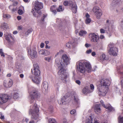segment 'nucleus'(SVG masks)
I'll list each match as a JSON object with an SVG mask.
<instances>
[{
    "label": "nucleus",
    "mask_w": 123,
    "mask_h": 123,
    "mask_svg": "<svg viewBox=\"0 0 123 123\" xmlns=\"http://www.w3.org/2000/svg\"><path fill=\"white\" fill-rule=\"evenodd\" d=\"M100 84L97 87L99 96H104L107 93L108 86L110 84V81L108 79H103L100 81Z\"/></svg>",
    "instance_id": "1"
},
{
    "label": "nucleus",
    "mask_w": 123,
    "mask_h": 123,
    "mask_svg": "<svg viewBox=\"0 0 123 123\" xmlns=\"http://www.w3.org/2000/svg\"><path fill=\"white\" fill-rule=\"evenodd\" d=\"M78 71L82 73H84L86 71L90 72L91 71V66L90 63L86 62H80L77 66Z\"/></svg>",
    "instance_id": "2"
},
{
    "label": "nucleus",
    "mask_w": 123,
    "mask_h": 123,
    "mask_svg": "<svg viewBox=\"0 0 123 123\" xmlns=\"http://www.w3.org/2000/svg\"><path fill=\"white\" fill-rule=\"evenodd\" d=\"M33 107L29 111V114L32 115L31 118L34 120H37V122L40 119V117L39 116L38 112H39L38 108L37 107L36 104H34Z\"/></svg>",
    "instance_id": "3"
},
{
    "label": "nucleus",
    "mask_w": 123,
    "mask_h": 123,
    "mask_svg": "<svg viewBox=\"0 0 123 123\" xmlns=\"http://www.w3.org/2000/svg\"><path fill=\"white\" fill-rule=\"evenodd\" d=\"M35 4L34 7L32 9L31 12L32 13L33 15L35 17H36V15L37 13L39 15L41 14V12H37L43 7V5L42 3L40 2L37 1L35 2Z\"/></svg>",
    "instance_id": "4"
},
{
    "label": "nucleus",
    "mask_w": 123,
    "mask_h": 123,
    "mask_svg": "<svg viewBox=\"0 0 123 123\" xmlns=\"http://www.w3.org/2000/svg\"><path fill=\"white\" fill-rule=\"evenodd\" d=\"M95 14L96 17L97 19H99L102 15L103 13L101 10L97 6L94 7L92 10Z\"/></svg>",
    "instance_id": "5"
},
{
    "label": "nucleus",
    "mask_w": 123,
    "mask_h": 123,
    "mask_svg": "<svg viewBox=\"0 0 123 123\" xmlns=\"http://www.w3.org/2000/svg\"><path fill=\"white\" fill-rule=\"evenodd\" d=\"M40 94L37 90H34L30 93L31 97V103H32L35 100V98H38L40 97Z\"/></svg>",
    "instance_id": "6"
},
{
    "label": "nucleus",
    "mask_w": 123,
    "mask_h": 123,
    "mask_svg": "<svg viewBox=\"0 0 123 123\" xmlns=\"http://www.w3.org/2000/svg\"><path fill=\"white\" fill-rule=\"evenodd\" d=\"M113 44H109L108 46L110 48V49L109 50V53L110 55L114 56L117 55V53L118 51V49L117 48L112 47Z\"/></svg>",
    "instance_id": "7"
},
{
    "label": "nucleus",
    "mask_w": 123,
    "mask_h": 123,
    "mask_svg": "<svg viewBox=\"0 0 123 123\" xmlns=\"http://www.w3.org/2000/svg\"><path fill=\"white\" fill-rule=\"evenodd\" d=\"M28 54L32 58H36L37 57V53L35 48L29 50L28 51Z\"/></svg>",
    "instance_id": "8"
},
{
    "label": "nucleus",
    "mask_w": 123,
    "mask_h": 123,
    "mask_svg": "<svg viewBox=\"0 0 123 123\" xmlns=\"http://www.w3.org/2000/svg\"><path fill=\"white\" fill-rule=\"evenodd\" d=\"M57 66L58 67V68L59 70L58 72V75H60L63 74L64 71V64L63 63L61 62L59 63H58Z\"/></svg>",
    "instance_id": "9"
},
{
    "label": "nucleus",
    "mask_w": 123,
    "mask_h": 123,
    "mask_svg": "<svg viewBox=\"0 0 123 123\" xmlns=\"http://www.w3.org/2000/svg\"><path fill=\"white\" fill-rule=\"evenodd\" d=\"M10 97L6 94L0 95V104H2L7 102Z\"/></svg>",
    "instance_id": "10"
},
{
    "label": "nucleus",
    "mask_w": 123,
    "mask_h": 123,
    "mask_svg": "<svg viewBox=\"0 0 123 123\" xmlns=\"http://www.w3.org/2000/svg\"><path fill=\"white\" fill-rule=\"evenodd\" d=\"M61 62H62L64 64L65 66H67L69 63V59L66 55L64 54L62 55L61 61L58 63H59Z\"/></svg>",
    "instance_id": "11"
},
{
    "label": "nucleus",
    "mask_w": 123,
    "mask_h": 123,
    "mask_svg": "<svg viewBox=\"0 0 123 123\" xmlns=\"http://www.w3.org/2000/svg\"><path fill=\"white\" fill-rule=\"evenodd\" d=\"M12 85V81L11 79L4 80V81L3 85L6 88H8L11 87Z\"/></svg>",
    "instance_id": "12"
},
{
    "label": "nucleus",
    "mask_w": 123,
    "mask_h": 123,
    "mask_svg": "<svg viewBox=\"0 0 123 123\" xmlns=\"http://www.w3.org/2000/svg\"><path fill=\"white\" fill-rule=\"evenodd\" d=\"M121 0H113L111 5V10L115 9L116 7V4H119Z\"/></svg>",
    "instance_id": "13"
},
{
    "label": "nucleus",
    "mask_w": 123,
    "mask_h": 123,
    "mask_svg": "<svg viewBox=\"0 0 123 123\" xmlns=\"http://www.w3.org/2000/svg\"><path fill=\"white\" fill-rule=\"evenodd\" d=\"M91 37L92 38V41L94 42H97L99 39V37L94 33H90Z\"/></svg>",
    "instance_id": "14"
},
{
    "label": "nucleus",
    "mask_w": 123,
    "mask_h": 123,
    "mask_svg": "<svg viewBox=\"0 0 123 123\" xmlns=\"http://www.w3.org/2000/svg\"><path fill=\"white\" fill-rule=\"evenodd\" d=\"M5 37L6 39L8 42L10 43L11 41L10 39V38L12 40H14V38L12 36L11 34L10 33H6L4 34Z\"/></svg>",
    "instance_id": "15"
},
{
    "label": "nucleus",
    "mask_w": 123,
    "mask_h": 123,
    "mask_svg": "<svg viewBox=\"0 0 123 123\" xmlns=\"http://www.w3.org/2000/svg\"><path fill=\"white\" fill-rule=\"evenodd\" d=\"M100 105L99 104H96L94 107L95 112L97 114H98L101 112V110Z\"/></svg>",
    "instance_id": "16"
},
{
    "label": "nucleus",
    "mask_w": 123,
    "mask_h": 123,
    "mask_svg": "<svg viewBox=\"0 0 123 123\" xmlns=\"http://www.w3.org/2000/svg\"><path fill=\"white\" fill-rule=\"evenodd\" d=\"M42 89L44 91L47 92L48 90V83L46 81L44 82L42 84Z\"/></svg>",
    "instance_id": "17"
},
{
    "label": "nucleus",
    "mask_w": 123,
    "mask_h": 123,
    "mask_svg": "<svg viewBox=\"0 0 123 123\" xmlns=\"http://www.w3.org/2000/svg\"><path fill=\"white\" fill-rule=\"evenodd\" d=\"M94 117L93 114H91L89 117L86 119V123H92Z\"/></svg>",
    "instance_id": "18"
},
{
    "label": "nucleus",
    "mask_w": 123,
    "mask_h": 123,
    "mask_svg": "<svg viewBox=\"0 0 123 123\" xmlns=\"http://www.w3.org/2000/svg\"><path fill=\"white\" fill-rule=\"evenodd\" d=\"M71 10L73 12L75 13L76 12L77 7L75 2H74L72 6Z\"/></svg>",
    "instance_id": "19"
},
{
    "label": "nucleus",
    "mask_w": 123,
    "mask_h": 123,
    "mask_svg": "<svg viewBox=\"0 0 123 123\" xmlns=\"http://www.w3.org/2000/svg\"><path fill=\"white\" fill-rule=\"evenodd\" d=\"M92 91H91L87 87H84L82 91V93L84 94H87L91 92Z\"/></svg>",
    "instance_id": "20"
},
{
    "label": "nucleus",
    "mask_w": 123,
    "mask_h": 123,
    "mask_svg": "<svg viewBox=\"0 0 123 123\" xmlns=\"http://www.w3.org/2000/svg\"><path fill=\"white\" fill-rule=\"evenodd\" d=\"M85 16L86 18L85 20V23L86 24H88L90 23L91 21V19L89 18L90 16L88 13H86Z\"/></svg>",
    "instance_id": "21"
},
{
    "label": "nucleus",
    "mask_w": 123,
    "mask_h": 123,
    "mask_svg": "<svg viewBox=\"0 0 123 123\" xmlns=\"http://www.w3.org/2000/svg\"><path fill=\"white\" fill-rule=\"evenodd\" d=\"M49 123H57L55 120L53 118L49 119ZM63 123H67L66 119H64L63 120Z\"/></svg>",
    "instance_id": "22"
},
{
    "label": "nucleus",
    "mask_w": 123,
    "mask_h": 123,
    "mask_svg": "<svg viewBox=\"0 0 123 123\" xmlns=\"http://www.w3.org/2000/svg\"><path fill=\"white\" fill-rule=\"evenodd\" d=\"M32 72L35 75L38 77L40 75V72L39 70H32L31 69Z\"/></svg>",
    "instance_id": "23"
},
{
    "label": "nucleus",
    "mask_w": 123,
    "mask_h": 123,
    "mask_svg": "<svg viewBox=\"0 0 123 123\" xmlns=\"http://www.w3.org/2000/svg\"><path fill=\"white\" fill-rule=\"evenodd\" d=\"M39 53L41 55H49L50 54V52L47 50H44L43 49H42L40 50L39 52Z\"/></svg>",
    "instance_id": "24"
},
{
    "label": "nucleus",
    "mask_w": 123,
    "mask_h": 123,
    "mask_svg": "<svg viewBox=\"0 0 123 123\" xmlns=\"http://www.w3.org/2000/svg\"><path fill=\"white\" fill-rule=\"evenodd\" d=\"M73 97L74 100V104L75 105L77 104L78 103V99L77 95L76 94H75L74 95Z\"/></svg>",
    "instance_id": "25"
},
{
    "label": "nucleus",
    "mask_w": 123,
    "mask_h": 123,
    "mask_svg": "<svg viewBox=\"0 0 123 123\" xmlns=\"http://www.w3.org/2000/svg\"><path fill=\"white\" fill-rule=\"evenodd\" d=\"M8 27L7 24L5 23H2L0 26L1 29L3 30H6Z\"/></svg>",
    "instance_id": "26"
},
{
    "label": "nucleus",
    "mask_w": 123,
    "mask_h": 123,
    "mask_svg": "<svg viewBox=\"0 0 123 123\" xmlns=\"http://www.w3.org/2000/svg\"><path fill=\"white\" fill-rule=\"evenodd\" d=\"M38 77H35L34 79H32V81H33L34 83L37 84H39L40 82V79H38Z\"/></svg>",
    "instance_id": "27"
},
{
    "label": "nucleus",
    "mask_w": 123,
    "mask_h": 123,
    "mask_svg": "<svg viewBox=\"0 0 123 123\" xmlns=\"http://www.w3.org/2000/svg\"><path fill=\"white\" fill-rule=\"evenodd\" d=\"M105 108L108 109L110 111H114V109L111 105H106Z\"/></svg>",
    "instance_id": "28"
},
{
    "label": "nucleus",
    "mask_w": 123,
    "mask_h": 123,
    "mask_svg": "<svg viewBox=\"0 0 123 123\" xmlns=\"http://www.w3.org/2000/svg\"><path fill=\"white\" fill-rule=\"evenodd\" d=\"M67 74L64 73L62 74L61 76V80H65L68 77Z\"/></svg>",
    "instance_id": "29"
},
{
    "label": "nucleus",
    "mask_w": 123,
    "mask_h": 123,
    "mask_svg": "<svg viewBox=\"0 0 123 123\" xmlns=\"http://www.w3.org/2000/svg\"><path fill=\"white\" fill-rule=\"evenodd\" d=\"M34 69L33 70H38L39 69V66L38 64L37 63H35L33 64Z\"/></svg>",
    "instance_id": "30"
},
{
    "label": "nucleus",
    "mask_w": 123,
    "mask_h": 123,
    "mask_svg": "<svg viewBox=\"0 0 123 123\" xmlns=\"http://www.w3.org/2000/svg\"><path fill=\"white\" fill-rule=\"evenodd\" d=\"M55 9V7L54 6H51L50 8V10L51 11L55 14L57 12V11Z\"/></svg>",
    "instance_id": "31"
},
{
    "label": "nucleus",
    "mask_w": 123,
    "mask_h": 123,
    "mask_svg": "<svg viewBox=\"0 0 123 123\" xmlns=\"http://www.w3.org/2000/svg\"><path fill=\"white\" fill-rule=\"evenodd\" d=\"M86 33V31H83L82 30H81L79 33V35L80 36H82L84 35H85Z\"/></svg>",
    "instance_id": "32"
},
{
    "label": "nucleus",
    "mask_w": 123,
    "mask_h": 123,
    "mask_svg": "<svg viewBox=\"0 0 123 123\" xmlns=\"http://www.w3.org/2000/svg\"><path fill=\"white\" fill-rule=\"evenodd\" d=\"M65 101H64L63 100H62V99L60 101H58V103L61 105H64L66 104V102H65Z\"/></svg>",
    "instance_id": "33"
},
{
    "label": "nucleus",
    "mask_w": 123,
    "mask_h": 123,
    "mask_svg": "<svg viewBox=\"0 0 123 123\" xmlns=\"http://www.w3.org/2000/svg\"><path fill=\"white\" fill-rule=\"evenodd\" d=\"M101 58L104 60H108V58L104 54H103L101 56Z\"/></svg>",
    "instance_id": "34"
},
{
    "label": "nucleus",
    "mask_w": 123,
    "mask_h": 123,
    "mask_svg": "<svg viewBox=\"0 0 123 123\" xmlns=\"http://www.w3.org/2000/svg\"><path fill=\"white\" fill-rule=\"evenodd\" d=\"M64 10V8H62V6H60L57 9V12H62Z\"/></svg>",
    "instance_id": "35"
},
{
    "label": "nucleus",
    "mask_w": 123,
    "mask_h": 123,
    "mask_svg": "<svg viewBox=\"0 0 123 123\" xmlns=\"http://www.w3.org/2000/svg\"><path fill=\"white\" fill-rule=\"evenodd\" d=\"M118 121L119 123H123V117H122L118 118Z\"/></svg>",
    "instance_id": "36"
},
{
    "label": "nucleus",
    "mask_w": 123,
    "mask_h": 123,
    "mask_svg": "<svg viewBox=\"0 0 123 123\" xmlns=\"http://www.w3.org/2000/svg\"><path fill=\"white\" fill-rule=\"evenodd\" d=\"M18 97V94L17 93H15L14 94V99L17 98Z\"/></svg>",
    "instance_id": "37"
},
{
    "label": "nucleus",
    "mask_w": 123,
    "mask_h": 123,
    "mask_svg": "<svg viewBox=\"0 0 123 123\" xmlns=\"http://www.w3.org/2000/svg\"><path fill=\"white\" fill-rule=\"evenodd\" d=\"M76 111L75 109H73L70 111V113L71 114H75L76 113Z\"/></svg>",
    "instance_id": "38"
},
{
    "label": "nucleus",
    "mask_w": 123,
    "mask_h": 123,
    "mask_svg": "<svg viewBox=\"0 0 123 123\" xmlns=\"http://www.w3.org/2000/svg\"><path fill=\"white\" fill-rule=\"evenodd\" d=\"M72 45L71 44L70 42H68L66 44V46L68 48H70L71 47Z\"/></svg>",
    "instance_id": "39"
},
{
    "label": "nucleus",
    "mask_w": 123,
    "mask_h": 123,
    "mask_svg": "<svg viewBox=\"0 0 123 123\" xmlns=\"http://www.w3.org/2000/svg\"><path fill=\"white\" fill-rule=\"evenodd\" d=\"M0 54L1 56L5 57V55L4 53L3 52L2 49H0Z\"/></svg>",
    "instance_id": "40"
},
{
    "label": "nucleus",
    "mask_w": 123,
    "mask_h": 123,
    "mask_svg": "<svg viewBox=\"0 0 123 123\" xmlns=\"http://www.w3.org/2000/svg\"><path fill=\"white\" fill-rule=\"evenodd\" d=\"M44 59L45 60L47 61L48 62H49L51 60V57H45Z\"/></svg>",
    "instance_id": "41"
},
{
    "label": "nucleus",
    "mask_w": 123,
    "mask_h": 123,
    "mask_svg": "<svg viewBox=\"0 0 123 123\" xmlns=\"http://www.w3.org/2000/svg\"><path fill=\"white\" fill-rule=\"evenodd\" d=\"M18 13L19 15H21L23 13V11L21 9H19L18 10Z\"/></svg>",
    "instance_id": "42"
},
{
    "label": "nucleus",
    "mask_w": 123,
    "mask_h": 123,
    "mask_svg": "<svg viewBox=\"0 0 123 123\" xmlns=\"http://www.w3.org/2000/svg\"><path fill=\"white\" fill-rule=\"evenodd\" d=\"M3 16L5 18H8L10 17V16L8 14H5L3 15Z\"/></svg>",
    "instance_id": "43"
},
{
    "label": "nucleus",
    "mask_w": 123,
    "mask_h": 123,
    "mask_svg": "<svg viewBox=\"0 0 123 123\" xmlns=\"http://www.w3.org/2000/svg\"><path fill=\"white\" fill-rule=\"evenodd\" d=\"M92 51V50L91 49H89L87 50L86 51V53L87 54H89L91 53Z\"/></svg>",
    "instance_id": "44"
},
{
    "label": "nucleus",
    "mask_w": 123,
    "mask_h": 123,
    "mask_svg": "<svg viewBox=\"0 0 123 123\" xmlns=\"http://www.w3.org/2000/svg\"><path fill=\"white\" fill-rule=\"evenodd\" d=\"M63 4L64 6H67L68 4V2L67 1H65L64 2Z\"/></svg>",
    "instance_id": "45"
},
{
    "label": "nucleus",
    "mask_w": 123,
    "mask_h": 123,
    "mask_svg": "<svg viewBox=\"0 0 123 123\" xmlns=\"http://www.w3.org/2000/svg\"><path fill=\"white\" fill-rule=\"evenodd\" d=\"M74 2H72L71 1L69 0L68 2V4L70 6H72V5Z\"/></svg>",
    "instance_id": "46"
},
{
    "label": "nucleus",
    "mask_w": 123,
    "mask_h": 123,
    "mask_svg": "<svg viewBox=\"0 0 123 123\" xmlns=\"http://www.w3.org/2000/svg\"><path fill=\"white\" fill-rule=\"evenodd\" d=\"M0 115L1 116H0V118L1 119H4V116L1 113H0Z\"/></svg>",
    "instance_id": "47"
},
{
    "label": "nucleus",
    "mask_w": 123,
    "mask_h": 123,
    "mask_svg": "<svg viewBox=\"0 0 123 123\" xmlns=\"http://www.w3.org/2000/svg\"><path fill=\"white\" fill-rule=\"evenodd\" d=\"M67 98H66L65 96H64L63 97H62V100L65 101V102H66L67 101Z\"/></svg>",
    "instance_id": "48"
},
{
    "label": "nucleus",
    "mask_w": 123,
    "mask_h": 123,
    "mask_svg": "<svg viewBox=\"0 0 123 123\" xmlns=\"http://www.w3.org/2000/svg\"><path fill=\"white\" fill-rule=\"evenodd\" d=\"M100 103L102 104V105L105 108V105L104 102L102 100H101L100 101Z\"/></svg>",
    "instance_id": "49"
},
{
    "label": "nucleus",
    "mask_w": 123,
    "mask_h": 123,
    "mask_svg": "<svg viewBox=\"0 0 123 123\" xmlns=\"http://www.w3.org/2000/svg\"><path fill=\"white\" fill-rule=\"evenodd\" d=\"M75 82L76 83L79 85H80L81 83L80 81L79 80H77L75 81Z\"/></svg>",
    "instance_id": "50"
},
{
    "label": "nucleus",
    "mask_w": 123,
    "mask_h": 123,
    "mask_svg": "<svg viewBox=\"0 0 123 123\" xmlns=\"http://www.w3.org/2000/svg\"><path fill=\"white\" fill-rule=\"evenodd\" d=\"M100 32L101 33H105V30L104 29H101L100 30Z\"/></svg>",
    "instance_id": "51"
},
{
    "label": "nucleus",
    "mask_w": 123,
    "mask_h": 123,
    "mask_svg": "<svg viewBox=\"0 0 123 123\" xmlns=\"http://www.w3.org/2000/svg\"><path fill=\"white\" fill-rule=\"evenodd\" d=\"M90 87L91 88V90H92L94 89V86L93 85H92V84H91L90 85Z\"/></svg>",
    "instance_id": "52"
},
{
    "label": "nucleus",
    "mask_w": 123,
    "mask_h": 123,
    "mask_svg": "<svg viewBox=\"0 0 123 123\" xmlns=\"http://www.w3.org/2000/svg\"><path fill=\"white\" fill-rule=\"evenodd\" d=\"M31 31H30L29 30H28L27 31L26 33L25 34L26 35H28V34L30 33L31 32Z\"/></svg>",
    "instance_id": "53"
},
{
    "label": "nucleus",
    "mask_w": 123,
    "mask_h": 123,
    "mask_svg": "<svg viewBox=\"0 0 123 123\" xmlns=\"http://www.w3.org/2000/svg\"><path fill=\"white\" fill-rule=\"evenodd\" d=\"M92 55L93 56H94L96 55V53L95 52L93 51L92 52Z\"/></svg>",
    "instance_id": "54"
},
{
    "label": "nucleus",
    "mask_w": 123,
    "mask_h": 123,
    "mask_svg": "<svg viewBox=\"0 0 123 123\" xmlns=\"http://www.w3.org/2000/svg\"><path fill=\"white\" fill-rule=\"evenodd\" d=\"M44 44L43 43H41L40 45V47L41 48H43L44 46Z\"/></svg>",
    "instance_id": "55"
},
{
    "label": "nucleus",
    "mask_w": 123,
    "mask_h": 123,
    "mask_svg": "<svg viewBox=\"0 0 123 123\" xmlns=\"http://www.w3.org/2000/svg\"><path fill=\"white\" fill-rule=\"evenodd\" d=\"M17 18L18 20H20L21 19V16H18L17 17Z\"/></svg>",
    "instance_id": "56"
},
{
    "label": "nucleus",
    "mask_w": 123,
    "mask_h": 123,
    "mask_svg": "<svg viewBox=\"0 0 123 123\" xmlns=\"http://www.w3.org/2000/svg\"><path fill=\"white\" fill-rule=\"evenodd\" d=\"M85 46L86 47L88 48L89 47L90 45L88 43H86L85 45Z\"/></svg>",
    "instance_id": "57"
},
{
    "label": "nucleus",
    "mask_w": 123,
    "mask_h": 123,
    "mask_svg": "<svg viewBox=\"0 0 123 123\" xmlns=\"http://www.w3.org/2000/svg\"><path fill=\"white\" fill-rule=\"evenodd\" d=\"M19 76L21 78H22L24 77V75L23 74H21Z\"/></svg>",
    "instance_id": "58"
},
{
    "label": "nucleus",
    "mask_w": 123,
    "mask_h": 123,
    "mask_svg": "<svg viewBox=\"0 0 123 123\" xmlns=\"http://www.w3.org/2000/svg\"><path fill=\"white\" fill-rule=\"evenodd\" d=\"M18 33L17 31H14L13 32V33L14 34H16Z\"/></svg>",
    "instance_id": "59"
},
{
    "label": "nucleus",
    "mask_w": 123,
    "mask_h": 123,
    "mask_svg": "<svg viewBox=\"0 0 123 123\" xmlns=\"http://www.w3.org/2000/svg\"><path fill=\"white\" fill-rule=\"evenodd\" d=\"M43 17H42V20L43 21H44V18L46 17V16L44 15H43Z\"/></svg>",
    "instance_id": "60"
},
{
    "label": "nucleus",
    "mask_w": 123,
    "mask_h": 123,
    "mask_svg": "<svg viewBox=\"0 0 123 123\" xmlns=\"http://www.w3.org/2000/svg\"><path fill=\"white\" fill-rule=\"evenodd\" d=\"M104 37V36L103 35H101L100 36V38L101 39H103Z\"/></svg>",
    "instance_id": "61"
},
{
    "label": "nucleus",
    "mask_w": 123,
    "mask_h": 123,
    "mask_svg": "<svg viewBox=\"0 0 123 123\" xmlns=\"http://www.w3.org/2000/svg\"><path fill=\"white\" fill-rule=\"evenodd\" d=\"M16 10V8H13L12 9V12H15Z\"/></svg>",
    "instance_id": "62"
},
{
    "label": "nucleus",
    "mask_w": 123,
    "mask_h": 123,
    "mask_svg": "<svg viewBox=\"0 0 123 123\" xmlns=\"http://www.w3.org/2000/svg\"><path fill=\"white\" fill-rule=\"evenodd\" d=\"M18 29L19 30H21L22 29V28L21 26H18Z\"/></svg>",
    "instance_id": "63"
},
{
    "label": "nucleus",
    "mask_w": 123,
    "mask_h": 123,
    "mask_svg": "<svg viewBox=\"0 0 123 123\" xmlns=\"http://www.w3.org/2000/svg\"><path fill=\"white\" fill-rule=\"evenodd\" d=\"M94 123H99V122H98V121L96 120H94Z\"/></svg>",
    "instance_id": "64"
}]
</instances>
